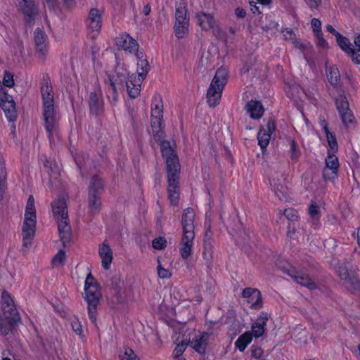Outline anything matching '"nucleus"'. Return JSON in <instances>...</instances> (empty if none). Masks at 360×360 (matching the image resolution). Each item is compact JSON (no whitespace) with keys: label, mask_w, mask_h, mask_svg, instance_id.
<instances>
[{"label":"nucleus","mask_w":360,"mask_h":360,"mask_svg":"<svg viewBox=\"0 0 360 360\" xmlns=\"http://www.w3.org/2000/svg\"><path fill=\"white\" fill-rule=\"evenodd\" d=\"M134 55L137 59V77L134 74L130 75L128 70L119 63L116 65L114 73L108 75V82L114 92L112 98L115 101L117 99V92L124 89L131 98H136L140 94L141 83L146 79L150 66L146 56L143 51H139Z\"/></svg>","instance_id":"obj_1"},{"label":"nucleus","mask_w":360,"mask_h":360,"mask_svg":"<svg viewBox=\"0 0 360 360\" xmlns=\"http://www.w3.org/2000/svg\"><path fill=\"white\" fill-rule=\"evenodd\" d=\"M41 98L44 125L52 145L59 139L60 117L54 106L52 86L48 82L41 86Z\"/></svg>","instance_id":"obj_2"},{"label":"nucleus","mask_w":360,"mask_h":360,"mask_svg":"<svg viewBox=\"0 0 360 360\" xmlns=\"http://www.w3.org/2000/svg\"><path fill=\"white\" fill-rule=\"evenodd\" d=\"M162 156L165 159L168 181V195L172 205H176L179 201V178L180 165L178 157L168 143L162 146Z\"/></svg>","instance_id":"obj_3"},{"label":"nucleus","mask_w":360,"mask_h":360,"mask_svg":"<svg viewBox=\"0 0 360 360\" xmlns=\"http://www.w3.org/2000/svg\"><path fill=\"white\" fill-rule=\"evenodd\" d=\"M37 224V213L34 199L30 195L25 206L24 221L22 227V247L28 248L30 247L35 235Z\"/></svg>","instance_id":"obj_4"},{"label":"nucleus","mask_w":360,"mask_h":360,"mask_svg":"<svg viewBox=\"0 0 360 360\" xmlns=\"http://www.w3.org/2000/svg\"><path fill=\"white\" fill-rule=\"evenodd\" d=\"M228 70L226 68H219L207 89V98L210 106L214 107L219 103L223 89L226 83Z\"/></svg>","instance_id":"obj_5"},{"label":"nucleus","mask_w":360,"mask_h":360,"mask_svg":"<svg viewBox=\"0 0 360 360\" xmlns=\"http://www.w3.org/2000/svg\"><path fill=\"white\" fill-rule=\"evenodd\" d=\"M174 32L178 39L186 37L189 32V18L186 16V9L184 4L176 8Z\"/></svg>","instance_id":"obj_6"},{"label":"nucleus","mask_w":360,"mask_h":360,"mask_svg":"<svg viewBox=\"0 0 360 360\" xmlns=\"http://www.w3.org/2000/svg\"><path fill=\"white\" fill-rule=\"evenodd\" d=\"M198 25L204 30H210L218 39H224V35L221 29L216 24L211 14L200 12L195 16Z\"/></svg>","instance_id":"obj_7"},{"label":"nucleus","mask_w":360,"mask_h":360,"mask_svg":"<svg viewBox=\"0 0 360 360\" xmlns=\"http://www.w3.org/2000/svg\"><path fill=\"white\" fill-rule=\"evenodd\" d=\"M339 166V160L335 153L328 150L325 159V167L323 170L324 179L326 181H334L338 177Z\"/></svg>","instance_id":"obj_8"},{"label":"nucleus","mask_w":360,"mask_h":360,"mask_svg":"<svg viewBox=\"0 0 360 360\" xmlns=\"http://www.w3.org/2000/svg\"><path fill=\"white\" fill-rule=\"evenodd\" d=\"M102 188L103 182L101 179L98 176H93L89 189V206L92 212H96L100 208L101 200L97 193Z\"/></svg>","instance_id":"obj_9"},{"label":"nucleus","mask_w":360,"mask_h":360,"mask_svg":"<svg viewBox=\"0 0 360 360\" xmlns=\"http://www.w3.org/2000/svg\"><path fill=\"white\" fill-rule=\"evenodd\" d=\"M35 51L37 57L44 60L49 53V41L44 32L37 28L34 32Z\"/></svg>","instance_id":"obj_10"},{"label":"nucleus","mask_w":360,"mask_h":360,"mask_svg":"<svg viewBox=\"0 0 360 360\" xmlns=\"http://www.w3.org/2000/svg\"><path fill=\"white\" fill-rule=\"evenodd\" d=\"M336 108L339 112L342 124L348 128L350 124L354 122V117L349 108L347 98L340 96L335 101Z\"/></svg>","instance_id":"obj_11"},{"label":"nucleus","mask_w":360,"mask_h":360,"mask_svg":"<svg viewBox=\"0 0 360 360\" xmlns=\"http://www.w3.org/2000/svg\"><path fill=\"white\" fill-rule=\"evenodd\" d=\"M283 271L292 277L294 281L300 285L304 286L310 290L315 289L321 290L319 285L313 281L308 275L302 272L297 271L294 268L291 267L290 269L283 268Z\"/></svg>","instance_id":"obj_12"},{"label":"nucleus","mask_w":360,"mask_h":360,"mask_svg":"<svg viewBox=\"0 0 360 360\" xmlns=\"http://www.w3.org/2000/svg\"><path fill=\"white\" fill-rule=\"evenodd\" d=\"M285 177L281 173H274L269 176V184L272 191L281 200L286 199L287 187Z\"/></svg>","instance_id":"obj_13"},{"label":"nucleus","mask_w":360,"mask_h":360,"mask_svg":"<svg viewBox=\"0 0 360 360\" xmlns=\"http://www.w3.org/2000/svg\"><path fill=\"white\" fill-rule=\"evenodd\" d=\"M324 208V202L321 200H311L308 207L309 219L314 229L321 226V211Z\"/></svg>","instance_id":"obj_14"},{"label":"nucleus","mask_w":360,"mask_h":360,"mask_svg":"<svg viewBox=\"0 0 360 360\" xmlns=\"http://www.w3.org/2000/svg\"><path fill=\"white\" fill-rule=\"evenodd\" d=\"M0 106L4 111L5 115L9 122L15 120L17 112L15 103L11 96L6 94L4 89L0 91Z\"/></svg>","instance_id":"obj_15"},{"label":"nucleus","mask_w":360,"mask_h":360,"mask_svg":"<svg viewBox=\"0 0 360 360\" xmlns=\"http://www.w3.org/2000/svg\"><path fill=\"white\" fill-rule=\"evenodd\" d=\"M195 235L183 233L179 243V250L181 257L185 262H188L193 254Z\"/></svg>","instance_id":"obj_16"},{"label":"nucleus","mask_w":360,"mask_h":360,"mask_svg":"<svg viewBox=\"0 0 360 360\" xmlns=\"http://www.w3.org/2000/svg\"><path fill=\"white\" fill-rule=\"evenodd\" d=\"M98 254L101 260L103 269L105 270L110 269L113 261V251L107 240H104L98 245Z\"/></svg>","instance_id":"obj_17"},{"label":"nucleus","mask_w":360,"mask_h":360,"mask_svg":"<svg viewBox=\"0 0 360 360\" xmlns=\"http://www.w3.org/2000/svg\"><path fill=\"white\" fill-rule=\"evenodd\" d=\"M115 44L118 49L135 54L139 52V44L131 37L127 33L120 34L115 39Z\"/></svg>","instance_id":"obj_18"},{"label":"nucleus","mask_w":360,"mask_h":360,"mask_svg":"<svg viewBox=\"0 0 360 360\" xmlns=\"http://www.w3.org/2000/svg\"><path fill=\"white\" fill-rule=\"evenodd\" d=\"M275 129L276 124L272 120H269L264 127L260 128L257 133V140L262 150H264L269 145L271 134Z\"/></svg>","instance_id":"obj_19"},{"label":"nucleus","mask_w":360,"mask_h":360,"mask_svg":"<svg viewBox=\"0 0 360 360\" xmlns=\"http://www.w3.org/2000/svg\"><path fill=\"white\" fill-rule=\"evenodd\" d=\"M163 116L150 117V125L155 140L159 143L162 151L163 144L168 143L169 147L175 151L169 142L163 140V131L162 127V119Z\"/></svg>","instance_id":"obj_20"},{"label":"nucleus","mask_w":360,"mask_h":360,"mask_svg":"<svg viewBox=\"0 0 360 360\" xmlns=\"http://www.w3.org/2000/svg\"><path fill=\"white\" fill-rule=\"evenodd\" d=\"M209 338L210 334L208 333L198 331L194 335L188 344L196 352L204 354L208 345Z\"/></svg>","instance_id":"obj_21"},{"label":"nucleus","mask_w":360,"mask_h":360,"mask_svg":"<svg viewBox=\"0 0 360 360\" xmlns=\"http://www.w3.org/2000/svg\"><path fill=\"white\" fill-rule=\"evenodd\" d=\"M102 25L101 12L96 8L90 10L88 18V28L91 37L97 36Z\"/></svg>","instance_id":"obj_22"},{"label":"nucleus","mask_w":360,"mask_h":360,"mask_svg":"<svg viewBox=\"0 0 360 360\" xmlns=\"http://www.w3.org/2000/svg\"><path fill=\"white\" fill-rule=\"evenodd\" d=\"M339 47L351 57L352 60L356 65L360 64V54L356 53L349 40L340 34L336 37Z\"/></svg>","instance_id":"obj_23"},{"label":"nucleus","mask_w":360,"mask_h":360,"mask_svg":"<svg viewBox=\"0 0 360 360\" xmlns=\"http://www.w3.org/2000/svg\"><path fill=\"white\" fill-rule=\"evenodd\" d=\"M51 207L53 216L57 221L60 219H68V209L66 200L64 197L54 200L51 204Z\"/></svg>","instance_id":"obj_24"},{"label":"nucleus","mask_w":360,"mask_h":360,"mask_svg":"<svg viewBox=\"0 0 360 360\" xmlns=\"http://www.w3.org/2000/svg\"><path fill=\"white\" fill-rule=\"evenodd\" d=\"M195 213L193 209L184 210L182 217L183 233L195 235L194 229Z\"/></svg>","instance_id":"obj_25"},{"label":"nucleus","mask_w":360,"mask_h":360,"mask_svg":"<svg viewBox=\"0 0 360 360\" xmlns=\"http://www.w3.org/2000/svg\"><path fill=\"white\" fill-rule=\"evenodd\" d=\"M84 300L88 304L89 317L92 323L96 321V309L101 299V294H85Z\"/></svg>","instance_id":"obj_26"},{"label":"nucleus","mask_w":360,"mask_h":360,"mask_svg":"<svg viewBox=\"0 0 360 360\" xmlns=\"http://www.w3.org/2000/svg\"><path fill=\"white\" fill-rule=\"evenodd\" d=\"M335 271L342 280L348 281L354 290L360 291V281L356 277L349 276L348 269L345 265L337 266Z\"/></svg>","instance_id":"obj_27"},{"label":"nucleus","mask_w":360,"mask_h":360,"mask_svg":"<svg viewBox=\"0 0 360 360\" xmlns=\"http://www.w3.org/2000/svg\"><path fill=\"white\" fill-rule=\"evenodd\" d=\"M245 109L250 117L254 120L260 119L264 112L262 103L258 101H250L245 105Z\"/></svg>","instance_id":"obj_28"},{"label":"nucleus","mask_w":360,"mask_h":360,"mask_svg":"<svg viewBox=\"0 0 360 360\" xmlns=\"http://www.w3.org/2000/svg\"><path fill=\"white\" fill-rule=\"evenodd\" d=\"M20 7L26 20L31 22L33 17L37 14V8L34 0H21Z\"/></svg>","instance_id":"obj_29"},{"label":"nucleus","mask_w":360,"mask_h":360,"mask_svg":"<svg viewBox=\"0 0 360 360\" xmlns=\"http://www.w3.org/2000/svg\"><path fill=\"white\" fill-rule=\"evenodd\" d=\"M58 228L60 240L64 245L68 243L71 238V229L68 219L58 221Z\"/></svg>","instance_id":"obj_30"},{"label":"nucleus","mask_w":360,"mask_h":360,"mask_svg":"<svg viewBox=\"0 0 360 360\" xmlns=\"http://www.w3.org/2000/svg\"><path fill=\"white\" fill-rule=\"evenodd\" d=\"M268 320V315L265 312H262L259 316L256 323L252 326V332L255 337H261L264 333V326Z\"/></svg>","instance_id":"obj_31"},{"label":"nucleus","mask_w":360,"mask_h":360,"mask_svg":"<svg viewBox=\"0 0 360 360\" xmlns=\"http://www.w3.org/2000/svg\"><path fill=\"white\" fill-rule=\"evenodd\" d=\"M321 125L324 130L328 146L330 152L336 153L338 150V145L335 134L329 131L328 124L325 120H322Z\"/></svg>","instance_id":"obj_32"},{"label":"nucleus","mask_w":360,"mask_h":360,"mask_svg":"<svg viewBox=\"0 0 360 360\" xmlns=\"http://www.w3.org/2000/svg\"><path fill=\"white\" fill-rule=\"evenodd\" d=\"M89 105L91 112L95 115L99 113L103 108V99L99 92L90 94Z\"/></svg>","instance_id":"obj_33"},{"label":"nucleus","mask_w":360,"mask_h":360,"mask_svg":"<svg viewBox=\"0 0 360 360\" xmlns=\"http://www.w3.org/2000/svg\"><path fill=\"white\" fill-rule=\"evenodd\" d=\"M150 111V117L163 116V102L160 94L153 96Z\"/></svg>","instance_id":"obj_34"},{"label":"nucleus","mask_w":360,"mask_h":360,"mask_svg":"<svg viewBox=\"0 0 360 360\" xmlns=\"http://www.w3.org/2000/svg\"><path fill=\"white\" fill-rule=\"evenodd\" d=\"M7 172L4 155L0 153V200L3 198L6 189Z\"/></svg>","instance_id":"obj_35"},{"label":"nucleus","mask_w":360,"mask_h":360,"mask_svg":"<svg viewBox=\"0 0 360 360\" xmlns=\"http://www.w3.org/2000/svg\"><path fill=\"white\" fill-rule=\"evenodd\" d=\"M214 255V245L211 239H205L202 246V257L206 261V264L210 266L212 264Z\"/></svg>","instance_id":"obj_36"},{"label":"nucleus","mask_w":360,"mask_h":360,"mask_svg":"<svg viewBox=\"0 0 360 360\" xmlns=\"http://www.w3.org/2000/svg\"><path fill=\"white\" fill-rule=\"evenodd\" d=\"M252 335L250 332H246L239 336L235 342V346L240 352H243L247 346L251 342Z\"/></svg>","instance_id":"obj_37"},{"label":"nucleus","mask_w":360,"mask_h":360,"mask_svg":"<svg viewBox=\"0 0 360 360\" xmlns=\"http://www.w3.org/2000/svg\"><path fill=\"white\" fill-rule=\"evenodd\" d=\"M326 74L329 82L332 85H337L340 81V75L339 70L335 66H330L326 68Z\"/></svg>","instance_id":"obj_38"},{"label":"nucleus","mask_w":360,"mask_h":360,"mask_svg":"<svg viewBox=\"0 0 360 360\" xmlns=\"http://www.w3.org/2000/svg\"><path fill=\"white\" fill-rule=\"evenodd\" d=\"M67 256L63 250H59L51 260L53 268L63 267L66 262Z\"/></svg>","instance_id":"obj_39"},{"label":"nucleus","mask_w":360,"mask_h":360,"mask_svg":"<svg viewBox=\"0 0 360 360\" xmlns=\"http://www.w3.org/2000/svg\"><path fill=\"white\" fill-rule=\"evenodd\" d=\"M41 161L44 162V167L49 169L48 172H51L50 175L56 179V176L59 174V167L57 163L54 160H48L45 156L41 158Z\"/></svg>","instance_id":"obj_40"},{"label":"nucleus","mask_w":360,"mask_h":360,"mask_svg":"<svg viewBox=\"0 0 360 360\" xmlns=\"http://www.w3.org/2000/svg\"><path fill=\"white\" fill-rule=\"evenodd\" d=\"M85 292H96L98 290V283L91 274H89L84 283Z\"/></svg>","instance_id":"obj_41"},{"label":"nucleus","mask_w":360,"mask_h":360,"mask_svg":"<svg viewBox=\"0 0 360 360\" xmlns=\"http://www.w3.org/2000/svg\"><path fill=\"white\" fill-rule=\"evenodd\" d=\"M283 37L285 40H290L296 47L300 49L304 48V46L300 43L295 38V34L289 28H285L282 30Z\"/></svg>","instance_id":"obj_42"},{"label":"nucleus","mask_w":360,"mask_h":360,"mask_svg":"<svg viewBox=\"0 0 360 360\" xmlns=\"http://www.w3.org/2000/svg\"><path fill=\"white\" fill-rule=\"evenodd\" d=\"M71 153L74 158L75 163L77 164L78 169L81 172L82 175H84L85 166L89 162V158H86L83 155L79 156L77 154H75L73 151H71Z\"/></svg>","instance_id":"obj_43"},{"label":"nucleus","mask_w":360,"mask_h":360,"mask_svg":"<svg viewBox=\"0 0 360 360\" xmlns=\"http://www.w3.org/2000/svg\"><path fill=\"white\" fill-rule=\"evenodd\" d=\"M111 289L114 290H126L125 283L121 279L119 275L113 276L111 279Z\"/></svg>","instance_id":"obj_44"},{"label":"nucleus","mask_w":360,"mask_h":360,"mask_svg":"<svg viewBox=\"0 0 360 360\" xmlns=\"http://www.w3.org/2000/svg\"><path fill=\"white\" fill-rule=\"evenodd\" d=\"M288 141L290 157L292 160H297L300 155V150L297 146V144L293 139H289Z\"/></svg>","instance_id":"obj_45"},{"label":"nucleus","mask_w":360,"mask_h":360,"mask_svg":"<svg viewBox=\"0 0 360 360\" xmlns=\"http://www.w3.org/2000/svg\"><path fill=\"white\" fill-rule=\"evenodd\" d=\"M167 241L165 237H158L153 240L152 247L157 250H161L166 248Z\"/></svg>","instance_id":"obj_46"},{"label":"nucleus","mask_w":360,"mask_h":360,"mask_svg":"<svg viewBox=\"0 0 360 360\" xmlns=\"http://www.w3.org/2000/svg\"><path fill=\"white\" fill-rule=\"evenodd\" d=\"M120 360H139L134 351L130 348H125L120 355Z\"/></svg>","instance_id":"obj_47"},{"label":"nucleus","mask_w":360,"mask_h":360,"mask_svg":"<svg viewBox=\"0 0 360 360\" xmlns=\"http://www.w3.org/2000/svg\"><path fill=\"white\" fill-rule=\"evenodd\" d=\"M259 4L263 6L269 5L271 3V0H250V4L251 6V11L253 13L257 12L260 13L259 8L256 5Z\"/></svg>","instance_id":"obj_48"},{"label":"nucleus","mask_w":360,"mask_h":360,"mask_svg":"<svg viewBox=\"0 0 360 360\" xmlns=\"http://www.w3.org/2000/svg\"><path fill=\"white\" fill-rule=\"evenodd\" d=\"M188 343L182 341L176 345L172 352V356L175 358L179 357L185 351Z\"/></svg>","instance_id":"obj_49"},{"label":"nucleus","mask_w":360,"mask_h":360,"mask_svg":"<svg viewBox=\"0 0 360 360\" xmlns=\"http://www.w3.org/2000/svg\"><path fill=\"white\" fill-rule=\"evenodd\" d=\"M283 214L290 221H294L298 219L297 212L292 208H288L283 211Z\"/></svg>","instance_id":"obj_50"},{"label":"nucleus","mask_w":360,"mask_h":360,"mask_svg":"<svg viewBox=\"0 0 360 360\" xmlns=\"http://www.w3.org/2000/svg\"><path fill=\"white\" fill-rule=\"evenodd\" d=\"M158 274L159 277L161 278H169L172 275L169 270L163 268L159 259L158 260Z\"/></svg>","instance_id":"obj_51"},{"label":"nucleus","mask_w":360,"mask_h":360,"mask_svg":"<svg viewBox=\"0 0 360 360\" xmlns=\"http://www.w3.org/2000/svg\"><path fill=\"white\" fill-rule=\"evenodd\" d=\"M300 91H302L297 86H288L285 89V92L289 98H295L297 97V94H300Z\"/></svg>","instance_id":"obj_52"},{"label":"nucleus","mask_w":360,"mask_h":360,"mask_svg":"<svg viewBox=\"0 0 360 360\" xmlns=\"http://www.w3.org/2000/svg\"><path fill=\"white\" fill-rule=\"evenodd\" d=\"M311 25L315 35L322 33L321 22L319 19L313 18L311 21Z\"/></svg>","instance_id":"obj_53"},{"label":"nucleus","mask_w":360,"mask_h":360,"mask_svg":"<svg viewBox=\"0 0 360 360\" xmlns=\"http://www.w3.org/2000/svg\"><path fill=\"white\" fill-rule=\"evenodd\" d=\"M3 84L7 87H12L14 85L13 76L6 72L3 78Z\"/></svg>","instance_id":"obj_54"},{"label":"nucleus","mask_w":360,"mask_h":360,"mask_svg":"<svg viewBox=\"0 0 360 360\" xmlns=\"http://www.w3.org/2000/svg\"><path fill=\"white\" fill-rule=\"evenodd\" d=\"M316 37L317 46L321 49H326L328 47V42L323 39L322 33L315 35Z\"/></svg>","instance_id":"obj_55"},{"label":"nucleus","mask_w":360,"mask_h":360,"mask_svg":"<svg viewBox=\"0 0 360 360\" xmlns=\"http://www.w3.org/2000/svg\"><path fill=\"white\" fill-rule=\"evenodd\" d=\"M207 55L208 53H203L202 54V56L200 59V63L202 66L209 67L210 63L212 62V59L209 58Z\"/></svg>","instance_id":"obj_56"},{"label":"nucleus","mask_w":360,"mask_h":360,"mask_svg":"<svg viewBox=\"0 0 360 360\" xmlns=\"http://www.w3.org/2000/svg\"><path fill=\"white\" fill-rule=\"evenodd\" d=\"M72 330L78 335H81L82 329L81 324L78 321H74L72 323Z\"/></svg>","instance_id":"obj_57"},{"label":"nucleus","mask_w":360,"mask_h":360,"mask_svg":"<svg viewBox=\"0 0 360 360\" xmlns=\"http://www.w3.org/2000/svg\"><path fill=\"white\" fill-rule=\"evenodd\" d=\"M304 1L310 8H315L319 6L321 0H304Z\"/></svg>","instance_id":"obj_58"},{"label":"nucleus","mask_w":360,"mask_h":360,"mask_svg":"<svg viewBox=\"0 0 360 360\" xmlns=\"http://www.w3.org/2000/svg\"><path fill=\"white\" fill-rule=\"evenodd\" d=\"M262 298L259 295H258L256 301L252 304L251 307L255 309H258L262 307Z\"/></svg>","instance_id":"obj_59"},{"label":"nucleus","mask_w":360,"mask_h":360,"mask_svg":"<svg viewBox=\"0 0 360 360\" xmlns=\"http://www.w3.org/2000/svg\"><path fill=\"white\" fill-rule=\"evenodd\" d=\"M263 354L262 349L259 347H255L252 349V356L258 359L262 356Z\"/></svg>","instance_id":"obj_60"},{"label":"nucleus","mask_w":360,"mask_h":360,"mask_svg":"<svg viewBox=\"0 0 360 360\" xmlns=\"http://www.w3.org/2000/svg\"><path fill=\"white\" fill-rule=\"evenodd\" d=\"M326 30L328 32H329L330 33L334 34L335 36V37H337L338 36V34H340V33L338 32H337L334 27L330 25H328L326 26Z\"/></svg>","instance_id":"obj_61"},{"label":"nucleus","mask_w":360,"mask_h":360,"mask_svg":"<svg viewBox=\"0 0 360 360\" xmlns=\"http://www.w3.org/2000/svg\"><path fill=\"white\" fill-rule=\"evenodd\" d=\"M354 42L357 49L358 52H360V34H357L355 37Z\"/></svg>","instance_id":"obj_62"},{"label":"nucleus","mask_w":360,"mask_h":360,"mask_svg":"<svg viewBox=\"0 0 360 360\" xmlns=\"http://www.w3.org/2000/svg\"><path fill=\"white\" fill-rule=\"evenodd\" d=\"M46 5L49 8H53L57 4V0H46Z\"/></svg>","instance_id":"obj_63"},{"label":"nucleus","mask_w":360,"mask_h":360,"mask_svg":"<svg viewBox=\"0 0 360 360\" xmlns=\"http://www.w3.org/2000/svg\"><path fill=\"white\" fill-rule=\"evenodd\" d=\"M236 14L239 17H244L245 15V11L243 8H236Z\"/></svg>","instance_id":"obj_64"}]
</instances>
